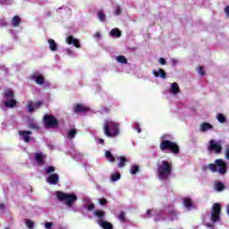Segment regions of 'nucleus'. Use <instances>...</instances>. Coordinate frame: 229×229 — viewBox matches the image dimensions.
<instances>
[{
	"label": "nucleus",
	"mask_w": 229,
	"mask_h": 229,
	"mask_svg": "<svg viewBox=\"0 0 229 229\" xmlns=\"http://www.w3.org/2000/svg\"><path fill=\"white\" fill-rule=\"evenodd\" d=\"M166 135H162L160 138V150L163 153H173V155H178V153H180V147L176 142L170 140H166Z\"/></svg>",
	"instance_id": "obj_1"
},
{
	"label": "nucleus",
	"mask_w": 229,
	"mask_h": 229,
	"mask_svg": "<svg viewBox=\"0 0 229 229\" xmlns=\"http://www.w3.org/2000/svg\"><path fill=\"white\" fill-rule=\"evenodd\" d=\"M211 171V173H218L225 176L227 173L228 165L223 159H216L215 163H210L208 165L203 166V171Z\"/></svg>",
	"instance_id": "obj_2"
},
{
	"label": "nucleus",
	"mask_w": 229,
	"mask_h": 229,
	"mask_svg": "<svg viewBox=\"0 0 229 229\" xmlns=\"http://www.w3.org/2000/svg\"><path fill=\"white\" fill-rule=\"evenodd\" d=\"M103 131L106 137L114 139L117 137L120 133V125L118 123H115L111 120H106L103 124Z\"/></svg>",
	"instance_id": "obj_3"
},
{
	"label": "nucleus",
	"mask_w": 229,
	"mask_h": 229,
	"mask_svg": "<svg viewBox=\"0 0 229 229\" xmlns=\"http://www.w3.org/2000/svg\"><path fill=\"white\" fill-rule=\"evenodd\" d=\"M157 173L161 182L169 180V176H171V173H173V164L165 160L161 161V163L157 165Z\"/></svg>",
	"instance_id": "obj_4"
},
{
	"label": "nucleus",
	"mask_w": 229,
	"mask_h": 229,
	"mask_svg": "<svg viewBox=\"0 0 229 229\" xmlns=\"http://www.w3.org/2000/svg\"><path fill=\"white\" fill-rule=\"evenodd\" d=\"M55 196L57 199L66 205L69 208H72V203L78 201V197L74 193H65L64 191H56Z\"/></svg>",
	"instance_id": "obj_5"
},
{
	"label": "nucleus",
	"mask_w": 229,
	"mask_h": 229,
	"mask_svg": "<svg viewBox=\"0 0 229 229\" xmlns=\"http://www.w3.org/2000/svg\"><path fill=\"white\" fill-rule=\"evenodd\" d=\"M4 99L6 101L4 103L6 108H14L17 106V100H15V93L12 89L4 90Z\"/></svg>",
	"instance_id": "obj_6"
},
{
	"label": "nucleus",
	"mask_w": 229,
	"mask_h": 229,
	"mask_svg": "<svg viewBox=\"0 0 229 229\" xmlns=\"http://www.w3.org/2000/svg\"><path fill=\"white\" fill-rule=\"evenodd\" d=\"M43 123L45 124V128H58L60 125L58 119H56L53 114H45L43 116Z\"/></svg>",
	"instance_id": "obj_7"
},
{
	"label": "nucleus",
	"mask_w": 229,
	"mask_h": 229,
	"mask_svg": "<svg viewBox=\"0 0 229 229\" xmlns=\"http://www.w3.org/2000/svg\"><path fill=\"white\" fill-rule=\"evenodd\" d=\"M212 223H217L221 221V204L214 203L211 208V217Z\"/></svg>",
	"instance_id": "obj_8"
},
{
	"label": "nucleus",
	"mask_w": 229,
	"mask_h": 229,
	"mask_svg": "<svg viewBox=\"0 0 229 229\" xmlns=\"http://www.w3.org/2000/svg\"><path fill=\"white\" fill-rule=\"evenodd\" d=\"M208 149V151H214L216 155H219L223 151V147L221 146V143L216 142L215 140H210Z\"/></svg>",
	"instance_id": "obj_9"
},
{
	"label": "nucleus",
	"mask_w": 229,
	"mask_h": 229,
	"mask_svg": "<svg viewBox=\"0 0 229 229\" xmlns=\"http://www.w3.org/2000/svg\"><path fill=\"white\" fill-rule=\"evenodd\" d=\"M18 134L27 144H30V142H31V137H30V135H33V132L31 131H19Z\"/></svg>",
	"instance_id": "obj_10"
},
{
	"label": "nucleus",
	"mask_w": 229,
	"mask_h": 229,
	"mask_svg": "<svg viewBox=\"0 0 229 229\" xmlns=\"http://www.w3.org/2000/svg\"><path fill=\"white\" fill-rule=\"evenodd\" d=\"M66 42L70 46H74V47H77L78 49H80V47H81V45L80 44V39L74 38L73 36H68L66 38Z\"/></svg>",
	"instance_id": "obj_11"
},
{
	"label": "nucleus",
	"mask_w": 229,
	"mask_h": 229,
	"mask_svg": "<svg viewBox=\"0 0 229 229\" xmlns=\"http://www.w3.org/2000/svg\"><path fill=\"white\" fill-rule=\"evenodd\" d=\"M90 108L81 105V104H76L73 106V112L75 114H85V112H89Z\"/></svg>",
	"instance_id": "obj_12"
},
{
	"label": "nucleus",
	"mask_w": 229,
	"mask_h": 229,
	"mask_svg": "<svg viewBox=\"0 0 229 229\" xmlns=\"http://www.w3.org/2000/svg\"><path fill=\"white\" fill-rule=\"evenodd\" d=\"M60 180V176H58V174H51L47 178V182L50 183V185H57L58 182Z\"/></svg>",
	"instance_id": "obj_13"
},
{
	"label": "nucleus",
	"mask_w": 229,
	"mask_h": 229,
	"mask_svg": "<svg viewBox=\"0 0 229 229\" xmlns=\"http://www.w3.org/2000/svg\"><path fill=\"white\" fill-rule=\"evenodd\" d=\"M94 217H97V223L99 225V221H104L106 213L105 211L98 209L93 213Z\"/></svg>",
	"instance_id": "obj_14"
},
{
	"label": "nucleus",
	"mask_w": 229,
	"mask_h": 229,
	"mask_svg": "<svg viewBox=\"0 0 229 229\" xmlns=\"http://www.w3.org/2000/svg\"><path fill=\"white\" fill-rule=\"evenodd\" d=\"M47 156L44 155V153L40 152V153H37L35 156V160L36 162H38V165H44L45 161L44 158H46Z\"/></svg>",
	"instance_id": "obj_15"
},
{
	"label": "nucleus",
	"mask_w": 229,
	"mask_h": 229,
	"mask_svg": "<svg viewBox=\"0 0 229 229\" xmlns=\"http://www.w3.org/2000/svg\"><path fill=\"white\" fill-rule=\"evenodd\" d=\"M208 130H214V126L206 122L202 123L199 131H202V133H205L206 131H208Z\"/></svg>",
	"instance_id": "obj_16"
},
{
	"label": "nucleus",
	"mask_w": 229,
	"mask_h": 229,
	"mask_svg": "<svg viewBox=\"0 0 229 229\" xmlns=\"http://www.w3.org/2000/svg\"><path fill=\"white\" fill-rule=\"evenodd\" d=\"M31 80H34L37 85H44V81H46V79L42 75H33Z\"/></svg>",
	"instance_id": "obj_17"
},
{
	"label": "nucleus",
	"mask_w": 229,
	"mask_h": 229,
	"mask_svg": "<svg viewBox=\"0 0 229 229\" xmlns=\"http://www.w3.org/2000/svg\"><path fill=\"white\" fill-rule=\"evenodd\" d=\"M182 203L188 210H191V208L194 207V204H192V199L191 198H183Z\"/></svg>",
	"instance_id": "obj_18"
},
{
	"label": "nucleus",
	"mask_w": 229,
	"mask_h": 229,
	"mask_svg": "<svg viewBox=\"0 0 229 229\" xmlns=\"http://www.w3.org/2000/svg\"><path fill=\"white\" fill-rule=\"evenodd\" d=\"M152 72H153L155 78H158V76H160V78H163V80H165V78H166L165 71H164V69H162V68H159L158 72L154 70Z\"/></svg>",
	"instance_id": "obj_19"
},
{
	"label": "nucleus",
	"mask_w": 229,
	"mask_h": 229,
	"mask_svg": "<svg viewBox=\"0 0 229 229\" xmlns=\"http://www.w3.org/2000/svg\"><path fill=\"white\" fill-rule=\"evenodd\" d=\"M98 225L103 229H114V225L110 222H108V221H105V220L101 221V220H99Z\"/></svg>",
	"instance_id": "obj_20"
},
{
	"label": "nucleus",
	"mask_w": 229,
	"mask_h": 229,
	"mask_svg": "<svg viewBox=\"0 0 229 229\" xmlns=\"http://www.w3.org/2000/svg\"><path fill=\"white\" fill-rule=\"evenodd\" d=\"M170 92L171 94H174V95L180 94V86H178V83L176 82L172 83L170 88Z\"/></svg>",
	"instance_id": "obj_21"
},
{
	"label": "nucleus",
	"mask_w": 229,
	"mask_h": 229,
	"mask_svg": "<svg viewBox=\"0 0 229 229\" xmlns=\"http://www.w3.org/2000/svg\"><path fill=\"white\" fill-rule=\"evenodd\" d=\"M21 19L19 15L13 17L12 25L13 26V28H19V26L21 25Z\"/></svg>",
	"instance_id": "obj_22"
},
{
	"label": "nucleus",
	"mask_w": 229,
	"mask_h": 229,
	"mask_svg": "<svg viewBox=\"0 0 229 229\" xmlns=\"http://www.w3.org/2000/svg\"><path fill=\"white\" fill-rule=\"evenodd\" d=\"M49 44V49L51 51H56L58 49V44H56V41L55 39H48Z\"/></svg>",
	"instance_id": "obj_23"
},
{
	"label": "nucleus",
	"mask_w": 229,
	"mask_h": 229,
	"mask_svg": "<svg viewBox=\"0 0 229 229\" xmlns=\"http://www.w3.org/2000/svg\"><path fill=\"white\" fill-rule=\"evenodd\" d=\"M109 35H110L111 37H116V38H120L122 33H121V30H120L118 28H114V29H113V30L110 31Z\"/></svg>",
	"instance_id": "obj_24"
},
{
	"label": "nucleus",
	"mask_w": 229,
	"mask_h": 229,
	"mask_svg": "<svg viewBox=\"0 0 229 229\" xmlns=\"http://www.w3.org/2000/svg\"><path fill=\"white\" fill-rule=\"evenodd\" d=\"M168 216H171V221H177L178 219V211L172 209L168 211Z\"/></svg>",
	"instance_id": "obj_25"
},
{
	"label": "nucleus",
	"mask_w": 229,
	"mask_h": 229,
	"mask_svg": "<svg viewBox=\"0 0 229 229\" xmlns=\"http://www.w3.org/2000/svg\"><path fill=\"white\" fill-rule=\"evenodd\" d=\"M106 160H108V162H115V157H114V155L112 154V152H110V150H106Z\"/></svg>",
	"instance_id": "obj_26"
},
{
	"label": "nucleus",
	"mask_w": 229,
	"mask_h": 229,
	"mask_svg": "<svg viewBox=\"0 0 229 229\" xmlns=\"http://www.w3.org/2000/svg\"><path fill=\"white\" fill-rule=\"evenodd\" d=\"M126 162H128V159H126V157H119V163H118V167L123 168L124 165H126Z\"/></svg>",
	"instance_id": "obj_27"
},
{
	"label": "nucleus",
	"mask_w": 229,
	"mask_h": 229,
	"mask_svg": "<svg viewBox=\"0 0 229 229\" xmlns=\"http://www.w3.org/2000/svg\"><path fill=\"white\" fill-rule=\"evenodd\" d=\"M116 60L119 64H123V65H126L128 64V59L124 55H117Z\"/></svg>",
	"instance_id": "obj_28"
},
{
	"label": "nucleus",
	"mask_w": 229,
	"mask_h": 229,
	"mask_svg": "<svg viewBox=\"0 0 229 229\" xmlns=\"http://www.w3.org/2000/svg\"><path fill=\"white\" fill-rule=\"evenodd\" d=\"M28 128H30V130H36V131H38V130H40V127L38 126V123H37L35 122H30L28 124Z\"/></svg>",
	"instance_id": "obj_29"
},
{
	"label": "nucleus",
	"mask_w": 229,
	"mask_h": 229,
	"mask_svg": "<svg viewBox=\"0 0 229 229\" xmlns=\"http://www.w3.org/2000/svg\"><path fill=\"white\" fill-rule=\"evenodd\" d=\"M215 189L218 192H221V191H225V184H223V182H216L215 183Z\"/></svg>",
	"instance_id": "obj_30"
},
{
	"label": "nucleus",
	"mask_w": 229,
	"mask_h": 229,
	"mask_svg": "<svg viewBox=\"0 0 229 229\" xmlns=\"http://www.w3.org/2000/svg\"><path fill=\"white\" fill-rule=\"evenodd\" d=\"M76 133H78V131H76V129H72L68 131L67 133V137L68 139L71 140L72 139H74V137H76Z\"/></svg>",
	"instance_id": "obj_31"
},
{
	"label": "nucleus",
	"mask_w": 229,
	"mask_h": 229,
	"mask_svg": "<svg viewBox=\"0 0 229 229\" xmlns=\"http://www.w3.org/2000/svg\"><path fill=\"white\" fill-rule=\"evenodd\" d=\"M118 219L122 223H126V213L123 211H121L120 214L118 215Z\"/></svg>",
	"instance_id": "obj_32"
},
{
	"label": "nucleus",
	"mask_w": 229,
	"mask_h": 229,
	"mask_svg": "<svg viewBox=\"0 0 229 229\" xmlns=\"http://www.w3.org/2000/svg\"><path fill=\"white\" fill-rule=\"evenodd\" d=\"M25 225H26L27 228H29V229H34L35 228V222H33L30 219H26Z\"/></svg>",
	"instance_id": "obj_33"
},
{
	"label": "nucleus",
	"mask_w": 229,
	"mask_h": 229,
	"mask_svg": "<svg viewBox=\"0 0 229 229\" xmlns=\"http://www.w3.org/2000/svg\"><path fill=\"white\" fill-rule=\"evenodd\" d=\"M117 180H121V174L115 173L111 175L112 182H117Z\"/></svg>",
	"instance_id": "obj_34"
},
{
	"label": "nucleus",
	"mask_w": 229,
	"mask_h": 229,
	"mask_svg": "<svg viewBox=\"0 0 229 229\" xmlns=\"http://www.w3.org/2000/svg\"><path fill=\"white\" fill-rule=\"evenodd\" d=\"M138 171H140L139 165H133L131 167L130 173L131 174H137Z\"/></svg>",
	"instance_id": "obj_35"
},
{
	"label": "nucleus",
	"mask_w": 229,
	"mask_h": 229,
	"mask_svg": "<svg viewBox=\"0 0 229 229\" xmlns=\"http://www.w3.org/2000/svg\"><path fill=\"white\" fill-rule=\"evenodd\" d=\"M217 121L219 123H226V117L223 114H217Z\"/></svg>",
	"instance_id": "obj_36"
},
{
	"label": "nucleus",
	"mask_w": 229,
	"mask_h": 229,
	"mask_svg": "<svg viewBox=\"0 0 229 229\" xmlns=\"http://www.w3.org/2000/svg\"><path fill=\"white\" fill-rule=\"evenodd\" d=\"M98 17L99 21H101V22H105V21L106 19V16L104 14L103 12H99L98 13Z\"/></svg>",
	"instance_id": "obj_37"
},
{
	"label": "nucleus",
	"mask_w": 229,
	"mask_h": 229,
	"mask_svg": "<svg viewBox=\"0 0 229 229\" xmlns=\"http://www.w3.org/2000/svg\"><path fill=\"white\" fill-rule=\"evenodd\" d=\"M45 171H46L47 174H51V173H55V166L50 165V166L47 167Z\"/></svg>",
	"instance_id": "obj_38"
},
{
	"label": "nucleus",
	"mask_w": 229,
	"mask_h": 229,
	"mask_svg": "<svg viewBox=\"0 0 229 229\" xmlns=\"http://www.w3.org/2000/svg\"><path fill=\"white\" fill-rule=\"evenodd\" d=\"M27 106L29 114H33V112H35V107H33V102H30Z\"/></svg>",
	"instance_id": "obj_39"
},
{
	"label": "nucleus",
	"mask_w": 229,
	"mask_h": 229,
	"mask_svg": "<svg viewBox=\"0 0 229 229\" xmlns=\"http://www.w3.org/2000/svg\"><path fill=\"white\" fill-rule=\"evenodd\" d=\"M98 203L102 207H105L106 205H108V200L106 199H105V198H102V199H98Z\"/></svg>",
	"instance_id": "obj_40"
},
{
	"label": "nucleus",
	"mask_w": 229,
	"mask_h": 229,
	"mask_svg": "<svg viewBox=\"0 0 229 229\" xmlns=\"http://www.w3.org/2000/svg\"><path fill=\"white\" fill-rule=\"evenodd\" d=\"M122 10H121V6L120 5H116L115 6V11H114V15H121L122 13Z\"/></svg>",
	"instance_id": "obj_41"
},
{
	"label": "nucleus",
	"mask_w": 229,
	"mask_h": 229,
	"mask_svg": "<svg viewBox=\"0 0 229 229\" xmlns=\"http://www.w3.org/2000/svg\"><path fill=\"white\" fill-rule=\"evenodd\" d=\"M94 208H96V206L94 204H92V203L88 204L87 210H89L90 212V211L94 210Z\"/></svg>",
	"instance_id": "obj_42"
},
{
	"label": "nucleus",
	"mask_w": 229,
	"mask_h": 229,
	"mask_svg": "<svg viewBox=\"0 0 229 229\" xmlns=\"http://www.w3.org/2000/svg\"><path fill=\"white\" fill-rule=\"evenodd\" d=\"M198 72L200 74V76H205V70L202 68V66L199 67Z\"/></svg>",
	"instance_id": "obj_43"
},
{
	"label": "nucleus",
	"mask_w": 229,
	"mask_h": 229,
	"mask_svg": "<svg viewBox=\"0 0 229 229\" xmlns=\"http://www.w3.org/2000/svg\"><path fill=\"white\" fill-rule=\"evenodd\" d=\"M45 228H47V229L53 228V223H51V222H47V223L45 224Z\"/></svg>",
	"instance_id": "obj_44"
},
{
	"label": "nucleus",
	"mask_w": 229,
	"mask_h": 229,
	"mask_svg": "<svg viewBox=\"0 0 229 229\" xmlns=\"http://www.w3.org/2000/svg\"><path fill=\"white\" fill-rule=\"evenodd\" d=\"M101 111L104 112L105 114H108V112H110V107L104 106L102 107Z\"/></svg>",
	"instance_id": "obj_45"
},
{
	"label": "nucleus",
	"mask_w": 229,
	"mask_h": 229,
	"mask_svg": "<svg viewBox=\"0 0 229 229\" xmlns=\"http://www.w3.org/2000/svg\"><path fill=\"white\" fill-rule=\"evenodd\" d=\"M159 64L160 65H165V60L164 59V57L159 58Z\"/></svg>",
	"instance_id": "obj_46"
},
{
	"label": "nucleus",
	"mask_w": 229,
	"mask_h": 229,
	"mask_svg": "<svg viewBox=\"0 0 229 229\" xmlns=\"http://www.w3.org/2000/svg\"><path fill=\"white\" fill-rule=\"evenodd\" d=\"M225 12L226 17L229 18V5H227V6L225 8Z\"/></svg>",
	"instance_id": "obj_47"
},
{
	"label": "nucleus",
	"mask_w": 229,
	"mask_h": 229,
	"mask_svg": "<svg viewBox=\"0 0 229 229\" xmlns=\"http://www.w3.org/2000/svg\"><path fill=\"white\" fill-rule=\"evenodd\" d=\"M40 106H42V102H37L35 104V108H40Z\"/></svg>",
	"instance_id": "obj_48"
},
{
	"label": "nucleus",
	"mask_w": 229,
	"mask_h": 229,
	"mask_svg": "<svg viewBox=\"0 0 229 229\" xmlns=\"http://www.w3.org/2000/svg\"><path fill=\"white\" fill-rule=\"evenodd\" d=\"M225 158L226 160H229V148H226L225 150Z\"/></svg>",
	"instance_id": "obj_49"
},
{
	"label": "nucleus",
	"mask_w": 229,
	"mask_h": 229,
	"mask_svg": "<svg viewBox=\"0 0 229 229\" xmlns=\"http://www.w3.org/2000/svg\"><path fill=\"white\" fill-rule=\"evenodd\" d=\"M95 38H101V33L97 32V33L95 34Z\"/></svg>",
	"instance_id": "obj_50"
},
{
	"label": "nucleus",
	"mask_w": 229,
	"mask_h": 229,
	"mask_svg": "<svg viewBox=\"0 0 229 229\" xmlns=\"http://www.w3.org/2000/svg\"><path fill=\"white\" fill-rule=\"evenodd\" d=\"M98 142H99V144H105V140H103V139H98Z\"/></svg>",
	"instance_id": "obj_51"
},
{
	"label": "nucleus",
	"mask_w": 229,
	"mask_h": 229,
	"mask_svg": "<svg viewBox=\"0 0 229 229\" xmlns=\"http://www.w3.org/2000/svg\"><path fill=\"white\" fill-rule=\"evenodd\" d=\"M147 216H148V217L151 216V209L147 210Z\"/></svg>",
	"instance_id": "obj_52"
},
{
	"label": "nucleus",
	"mask_w": 229,
	"mask_h": 229,
	"mask_svg": "<svg viewBox=\"0 0 229 229\" xmlns=\"http://www.w3.org/2000/svg\"><path fill=\"white\" fill-rule=\"evenodd\" d=\"M4 208V204H0V210H3Z\"/></svg>",
	"instance_id": "obj_53"
},
{
	"label": "nucleus",
	"mask_w": 229,
	"mask_h": 229,
	"mask_svg": "<svg viewBox=\"0 0 229 229\" xmlns=\"http://www.w3.org/2000/svg\"><path fill=\"white\" fill-rule=\"evenodd\" d=\"M138 133H140V129H138Z\"/></svg>",
	"instance_id": "obj_54"
},
{
	"label": "nucleus",
	"mask_w": 229,
	"mask_h": 229,
	"mask_svg": "<svg viewBox=\"0 0 229 229\" xmlns=\"http://www.w3.org/2000/svg\"><path fill=\"white\" fill-rule=\"evenodd\" d=\"M5 229H9V228H5Z\"/></svg>",
	"instance_id": "obj_55"
}]
</instances>
